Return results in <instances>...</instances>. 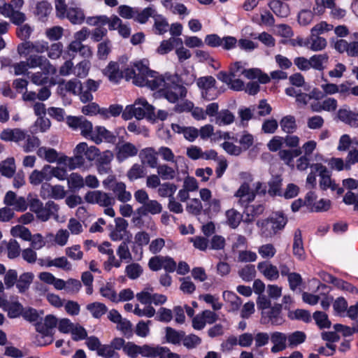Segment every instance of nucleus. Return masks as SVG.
Wrapping results in <instances>:
<instances>
[{"mask_svg": "<svg viewBox=\"0 0 358 358\" xmlns=\"http://www.w3.org/2000/svg\"><path fill=\"white\" fill-rule=\"evenodd\" d=\"M271 341L273 343L271 351L273 353H276L285 350L288 345L286 343L287 341V335L284 333L275 331L271 335Z\"/></svg>", "mask_w": 358, "mask_h": 358, "instance_id": "nucleus-13", "label": "nucleus"}, {"mask_svg": "<svg viewBox=\"0 0 358 358\" xmlns=\"http://www.w3.org/2000/svg\"><path fill=\"white\" fill-rule=\"evenodd\" d=\"M8 18L13 24L17 26L23 24L27 20V17L24 13L15 9L11 12Z\"/></svg>", "mask_w": 358, "mask_h": 358, "instance_id": "nucleus-64", "label": "nucleus"}, {"mask_svg": "<svg viewBox=\"0 0 358 358\" xmlns=\"http://www.w3.org/2000/svg\"><path fill=\"white\" fill-rule=\"evenodd\" d=\"M306 334L301 331H296L287 334V345L289 348H294L304 343L306 340Z\"/></svg>", "mask_w": 358, "mask_h": 358, "instance_id": "nucleus-22", "label": "nucleus"}, {"mask_svg": "<svg viewBox=\"0 0 358 358\" xmlns=\"http://www.w3.org/2000/svg\"><path fill=\"white\" fill-rule=\"evenodd\" d=\"M313 317L320 329L330 328L331 322L325 313L322 311H315L313 315Z\"/></svg>", "mask_w": 358, "mask_h": 358, "instance_id": "nucleus-32", "label": "nucleus"}, {"mask_svg": "<svg viewBox=\"0 0 358 358\" xmlns=\"http://www.w3.org/2000/svg\"><path fill=\"white\" fill-rule=\"evenodd\" d=\"M310 67L315 70L323 71L324 69V64L327 63L329 56L327 54L315 55L310 59Z\"/></svg>", "mask_w": 358, "mask_h": 358, "instance_id": "nucleus-27", "label": "nucleus"}, {"mask_svg": "<svg viewBox=\"0 0 358 358\" xmlns=\"http://www.w3.org/2000/svg\"><path fill=\"white\" fill-rule=\"evenodd\" d=\"M98 355L103 358H120L119 353L113 350L110 343L102 344L98 352Z\"/></svg>", "mask_w": 358, "mask_h": 358, "instance_id": "nucleus-48", "label": "nucleus"}, {"mask_svg": "<svg viewBox=\"0 0 358 358\" xmlns=\"http://www.w3.org/2000/svg\"><path fill=\"white\" fill-rule=\"evenodd\" d=\"M165 332L166 342L178 345L181 344L185 334L184 331H177L171 327H166Z\"/></svg>", "mask_w": 358, "mask_h": 358, "instance_id": "nucleus-21", "label": "nucleus"}, {"mask_svg": "<svg viewBox=\"0 0 358 358\" xmlns=\"http://www.w3.org/2000/svg\"><path fill=\"white\" fill-rule=\"evenodd\" d=\"M160 348L161 347L159 346L152 347L149 345L145 344L141 346L140 355L145 357H159L161 352Z\"/></svg>", "mask_w": 358, "mask_h": 358, "instance_id": "nucleus-41", "label": "nucleus"}, {"mask_svg": "<svg viewBox=\"0 0 358 358\" xmlns=\"http://www.w3.org/2000/svg\"><path fill=\"white\" fill-rule=\"evenodd\" d=\"M268 6L275 15L280 17H286L289 15V8L287 3L280 0H272Z\"/></svg>", "mask_w": 358, "mask_h": 358, "instance_id": "nucleus-19", "label": "nucleus"}, {"mask_svg": "<svg viewBox=\"0 0 358 358\" xmlns=\"http://www.w3.org/2000/svg\"><path fill=\"white\" fill-rule=\"evenodd\" d=\"M133 66L134 65L120 71L118 63L110 62L105 69V74L108 77L110 81L115 83H118L122 78H125L127 80H129L130 79H127L126 76V71Z\"/></svg>", "mask_w": 358, "mask_h": 358, "instance_id": "nucleus-9", "label": "nucleus"}, {"mask_svg": "<svg viewBox=\"0 0 358 358\" xmlns=\"http://www.w3.org/2000/svg\"><path fill=\"white\" fill-rule=\"evenodd\" d=\"M173 319V312L171 310L162 307L160 308L155 317V320L162 322H169Z\"/></svg>", "mask_w": 358, "mask_h": 358, "instance_id": "nucleus-55", "label": "nucleus"}, {"mask_svg": "<svg viewBox=\"0 0 358 358\" xmlns=\"http://www.w3.org/2000/svg\"><path fill=\"white\" fill-rule=\"evenodd\" d=\"M280 125L282 130L289 134L294 133L297 129L296 119L293 115L283 117L280 121Z\"/></svg>", "mask_w": 358, "mask_h": 358, "instance_id": "nucleus-26", "label": "nucleus"}, {"mask_svg": "<svg viewBox=\"0 0 358 358\" xmlns=\"http://www.w3.org/2000/svg\"><path fill=\"white\" fill-rule=\"evenodd\" d=\"M271 106L265 99L260 100L259 104L256 106V113L257 117H264L268 115L271 113Z\"/></svg>", "mask_w": 358, "mask_h": 358, "instance_id": "nucleus-59", "label": "nucleus"}, {"mask_svg": "<svg viewBox=\"0 0 358 358\" xmlns=\"http://www.w3.org/2000/svg\"><path fill=\"white\" fill-rule=\"evenodd\" d=\"M133 106L135 112V117L137 120L146 118L148 120L152 122L156 121L155 107L149 104L145 99H138Z\"/></svg>", "mask_w": 358, "mask_h": 358, "instance_id": "nucleus-5", "label": "nucleus"}, {"mask_svg": "<svg viewBox=\"0 0 358 358\" xmlns=\"http://www.w3.org/2000/svg\"><path fill=\"white\" fill-rule=\"evenodd\" d=\"M186 210L189 213L198 215L203 212V206L199 199H193L189 203H187Z\"/></svg>", "mask_w": 358, "mask_h": 358, "instance_id": "nucleus-51", "label": "nucleus"}, {"mask_svg": "<svg viewBox=\"0 0 358 358\" xmlns=\"http://www.w3.org/2000/svg\"><path fill=\"white\" fill-rule=\"evenodd\" d=\"M68 184L70 188L73 189H80L85 185L83 177L76 173H73L70 175L68 179Z\"/></svg>", "mask_w": 358, "mask_h": 358, "instance_id": "nucleus-53", "label": "nucleus"}, {"mask_svg": "<svg viewBox=\"0 0 358 358\" xmlns=\"http://www.w3.org/2000/svg\"><path fill=\"white\" fill-rule=\"evenodd\" d=\"M157 174L164 180H169L175 178L178 171V167L173 169L167 164H159L157 166Z\"/></svg>", "mask_w": 358, "mask_h": 358, "instance_id": "nucleus-24", "label": "nucleus"}, {"mask_svg": "<svg viewBox=\"0 0 358 358\" xmlns=\"http://www.w3.org/2000/svg\"><path fill=\"white\" fill-rule=\"evenodd\" d=\"M256 274L255 266L253 264H248L238 271V275L245 281H251Z\"/></svg>", "mask_w": 358, "mask_h": 358, "instance_id": "nucleus-43", "label": "nucleus"}, {"mask_svg": "<svg viewBox=\"0 0 358 358\" xmlns=\"http://www.w3.org/2000/svg\"><path fill=\"white\" fill-rule=\"evenodd\" d=\"M51 10V5L46 1L38 2L36 7V14L41 17L48 16L50 14Z\"/></svg>", "mask_w": 358, "mask_h": 358, "instance_id": "nucleus-60", "label": "nucleus"}, {"mask_svg": "<svg viewBox=\"0 0 358 358\" xmlns=\"http://www.w3.org/2000/svg\"><path fill=\"white\" fill-rule=\"evenodd\" d=\"M155 13V10L151 7L145 8L141 12L137 10V13H136V15L134 16V20L141 24H144L148 21L150 17L153 16Z\"/></svg>", "mask_w": 358, "mask_h": 358, "instance_id": "nucleus-45", "label": "nucleus"}, {"mask_svg": "<svg viewBox=\"0 0 358 358\" xmlns=\"http://www.w3.org/2000/svg\"><path fill=\"white\" fill-rule=\"evenodd\" d=\"M162 93L169 102L176 103L179 99L186 96L187 89L179 83V77L177 75H169L168 81Z\"/></svg>", "mask_w": 358, "mask_h": 358, "instance_id": "nucleus-2", "label": "nucleus"}, {"mask_svg": "<svg viewBox=\"0 0 358 358\" xmlns=\"http://www.w3.org/2000/svg\"><path fill=\"white\" fill-rule=\"evenodd\" d=\"M281 186H282V178L279 176H276L273 178L268 182V193L269 195L272 196H282L281 192Z\"/></svg>", "mask_w": 358, "mask_h": 358, "instance_id": "nucleus-33", "label": "nucleus"}, {"mask_svg": "<svg viewBox=\"0 0 358 358\" xmlns=\"http://www.w3.org/2000/svg\"><path fill=\"white\" fill-rule=\"evenodd\" d=\"M10 233L14 237H20L24 241L31 240V234L30 231L29 229L22 225H17L13 227L10 230Z\"/></svg>", "mask_w": 358, "mask_h": 358, "instance_id": "nucleus-39", "label": "nucleus"}, {"mask_svg": "<svg viewBox=\"0 0 358 358\" xmlns=\"http://www.w3.org/2000/svg\"><path fill=\"white\" fill-rule=\"evenodd\" d=\"M216 80L215 79L211 76H204L201 77L197 80L198 87L203 90H210V89L216 88L215 87Z\"/></svg>", "mask_w": 358, "mask_h": 358, "instance_id": "nucleus-40", "label": "nucleus"}, {"mask_svg": "<svg viewBox=\"0 0 358 358\" xmlns=\"http://www.w3.org/2000/svg\"><path fill=\"white\" fill-rule=\"evenodd\" d=\"M235 196L240 198L242 204L247 205L255 199V194L250 192V185L247 182L243 183L235 194Z\"/></svg>", "mask_w": 358, "mask_h": 358, "instance_id": "nucleus-20", "label": "nucleus"}, {"mask_svg": "<svg viewBox=\"0 0 358 358\" xmlns=\"http://www.w3.org/2000/svg\"><path fill=\"white\" fill-rule=\"evenodd\" d=\"M208 206L203 209V213L207 215L209 217L217 214L221 209L220 201L217 199H214L208 201Z\"/></svg>", "mask_w": 358, "mask_h": 358, "instance_id": "nucleus-47", "label": "nucleus"}, {"mask_svg": "<svg viewBox=\"0 0 358 358\" xmlns=\"http://www.w3.org/2000/svg\"><path fill=\"white\" fill-rule=\"evenodd\" d=\"M169 75L168 73L162 75L150 70L140 62L134 63L133 67L126 71L127 79H132L135 85L145 86L152 90H159L162 92L166 85Z\"/></svg>", "mask_w": 358, "mask_h": 358, "instance_id": "nucleus-1", "label": "nucleus"}, {"mask_svg": "<svg viewBox=\"0 0 358 358\" xmlns=\"http://www.w3.org/2000/svg\"><path fill=\"white\" fill-rule=\"evenodd\" d=\"M95 131L96 134L94 135H92V140H93L96 144L101 143L103 139L107 143L112 144L116 143V135L107 130L104 127H96Z\"/></svg>", "mask_w": 358, "mask_h": 358, "instance_id": "nucleus-11", "label": "nucleus"}, {"mask_svg": "<svg viewBox=\"0 0 358 358\" xmlns=\"http://www.w3.org/2000/svg\"><path fill=\"white\" fill-rule=\"evenodd\" d=\"M157 154L152 148L143 149L140 153L142 164H147L151 168H157L158 166Z\"/></svg>", "mask_w": 358, "mask_h": 358, "instance_id": "nucleus-17", "label": "nucleus"}, {"mask_svg": "<svg viewBox=\"0 0 358 358\" xmlns=\"http://www.w3.org/2000/svg\"><path fill=\"white\" fill-rule=\"evenodd\" d=\"M141 346L133 342H127L124 348V352L131 358H136L140 355Z\"/></svg>", "mask_w": 358, "mask_h": 358, "instance_id": "nucleus-58", "label": "nucleus"}, {"mask_svg": "<svg viewBox=\"0 0 358 358\" xmlns=\"http://www.w3.org/2000/svg\"><path fill=\"white\" fill-rule=\"evenodd\" d=\"M238 113L241 122L249 121L251 119L257 118V115H256L255 105L251 106L248 108H240Z\"/></svg>", "mask_w": 358, "mask_h": 358, "instance_id": "nucleus-37", "label": "nucleus"}, {"mask_svg": "<svg viewBox=\"0 0 358 358\" xmlns=\"http://www.w3.org/2000/svg\"><path fill=\"white\" fill-rule=\"evenodd\" d=\"M291 320H302L306 323L311 322V315L308 310L304 309H296L289 315Z\"/></svg>", "mask_w": 358, "mask_h": 358, "instance_id": "nucleus-44", "label": "nucleus"}, {"mask_svg": "<svg viewBox=\"0 0 358 358\" xmlns=\"http://www.w3.org/2000/svg\"><path fill=\"white\" fill-rule=\"evenodd\" d=\"M65 16L74 24H80L85 20L83 10L79 8H69Z\"/></svg>", "mask_w": 358, "mask_h": 358, "instance_id": "nucleus-25", "label": "nucleus"}, {"mask_svg": "<svg viewBox=\"0 0 358 358\" xmlns=\"http://www.w3.org/2000/svg\"><path fill=\"white\" fill-rule=\"evenodd\" d=\"M65 87L69 93L77 95L79 90H82V83L77 78L71 79L65 82Z\"/></svg>", "mask_w": 358, "mask_h": 358, "instance_id": "nucleus-57", "label": "nucleus"}, {"mask_svg": "<svg viewBox=\"0 0 358 358\" xmlns=\"http://www.w3.org/2000/svg\"><path fill=\"white\" fill-rule=\"evenodd\" d=\"M0 138L4 141L20 142L25 140L26 133L19 128L5 129L0 134Z\"/></svg>", "mask_w": 358, "mask_h": 358, "instance_id": "nucleus-12", "label": "nucleus"}, {"mask_svg": "<svg viewBox=\"0 0 358 358\" xmlns=\"http://www.w3.org/2000/svg\"><path fill=\"white\" fill-rule=\"evenodd\" d=\"M100 293L103 296L111 301L117 302V294L115 290L112 289V285L110 283H106L105 287H102L100 288Z\"/></svg>", "mask_w": 358, "mask_h": 358, "instance_id": "nucleus-63", "label": "nucleus"}, {"mask_svg": "<svg viewBox=\"0 0 358 358\" xmlns=\"http://www.w3.org/2000/svg\"><path fill=\"white\" fill-rule=\"evenodd\" d=\"M86 308L92 313L94 318H100L108 310L106 305L100 302L89 303L87 305Z\"/></svg>", "mask_w": 358, "mask_h": 358, "instance_id": "nucleus-30", "label": "nucleus"}, {"mask_svg": "<svg viewBox=\"0 0 358 358\" xmlns=\"http://www.w3.org/2000/svg\"><path fill=\"white\" fill-rule=\"evenodd\" d=\"M146 174L144 166L141 164H134L128 171L127 176L131 180H135L143 178Z\"/></svg>", "mask_w": 358, "mask_h": 358, "instance_id": "nucleus-31", "label": "nucleus"}, {"mask_svg": "<svg viewBox=\"0 0 358 358\" xmlns=\"http://www.w3.org/2000/svg\"><path fill=\"white\" fill-rule=\"evenodd\" d=\"M34 29L28 24H24L16 29L17 36L22 41H27L30 38Z\"/></svg>", "mask_w": 358, "mask_h": 358, "instance_id": "nucleus-49", "label": "nucleus"}, {"mask_svg": "<svg viewBox=\"0 0 358 358\" xmlns=\"http://www.w3.org/2000/svg\"><path fill=\"white\" fill-rule=\"evenodd\" d=\"M99 85V81L88 79L84 84L82 83V90H79L77 95L83 103L91 101L93 99L92 92L97 91Z\"/></svg>", "mask_w": 358, "mask_h": 358, "instance_id": "nucleus-8", "label": "nucleus"}, {"mask_svg": "<svg viewBox=\"0 0 358 358\" xmlns=\"http://www.w3.org/2000/svg\"><path fill=\"white\" fill-rule=\"evenodd\" d=\"M238 143L241 145L240 147L242 148V151H245L253 145L254 136L247 131H244L238 140Z\"/></svg>", "mask_w": 358, "mask_h": 358, "instance_id": "nucleus-50", "label": "nucleus"}, {"mask_svg": "<svg viewBox=\"0 0 358 358\" xmlns=\"http://www.w3.org/2000/svg\"><path fill=\"white\" fill-rule=\"evenodd\" d=\"M111 42L108 39L98 45L97 56L100 59H106L110 52Z\"/></svg>", "mask_w": 358, "mask_h": 358, "instance_id": "nucleus-52", "label": "nucleus"}, {"mask_svg": "<svg viewBox=\"0 0 358 358\" xmlns=\"http://www.w3.org/2000/svg\"><path fill=\"white\" fill-rule=\"evenodd\" d=\"M8 257L10 259L16 258L20 255V247L15 239H10L7 245Z\"/></svg>", "mask_w": 358, "mask_h": 358, "instance_id": "nucleus-56", "label": "nucleus"}, {"mask_svg": "<svg viewBox=\"0 0 358 358\" xmlns=\"http://www.w3.org/2000/svg\"><path fill=\"white\" fill-rule=\"evenodd\" d=\"M181 343L188 350H192L201 343V338L194 334L186 335L185 333Z\"/></svg>", "mask_w": 358, "mask_h": 358, "instance_id": "nucleus-34", "label": "nucleus"}, {"mask_svg": "<svg viewBox=\"0 0 358 358\" xmlns=\"http://www.w3.org/2000/svg\"><path fill=\"white\" fill-rule=\"evenodd\" d=\"M293 254L299 259H305V251L303 248L301 231L297 229L294 231L293 243Z\"/></svg>", "mask_w": 358, "mask_h": 358, "instance_id": "nucleus-18", "label": "nucleus"}, {"mask_svg": "<svg viewBox=\"0 0 358 358\" xmlns=\"http://www.w3.org/2000/svg\"><path fill=\"white\" fill-rule=\"evenodd\" d=\"M257 268L269 280H277L279 277L278 268L267 262H259Z\"/></svg>", "mask_w": 358, "mask_h": 358, "instance_id": "nucleus-16", "label": "nucleus"}, {"mask_svg": "<svg viewBox=\"0 0 358 358\" xmlns=\"http://www.w3.org/2000/svg\"><path fill=\"white\" fill-rule=\"evenodd\" d=\"M234 121V115L227 109L220 110L215 117V123L219 126L230 124Z\"/></svg>", "mask_w": 358, "mask_h": 358, "instance_id": "nucleus-29", "label": "nucleus"}, {"mask_svg": "<svg viewBox=\"0 0 358 358\" xmlns=\"http://www.w3.org/2000/svg\"><path fill=\"white\" fill-rule=\"evenodd\" d=\"M282 306L276 304L266 311H262L261 322L262 324L271 323L272 325H281L285 320L281 314Z\"/></svg>", "mask_w": 358, "mask_h": 358, "instance_id": "nucleus-6", "label": "nucleus"}, {"mask_svg": "<svg viewBox=\"0 0 358 358\" xmlns=\"http://www.w3.org/2000/svg\"><path fill=\"white\" fill-rule=\"evenodd\" d=\"M6 310L10 318H16L20 315L22 316L24 308L20 303L16 301L8 305Z\"/></svg>", "mask_w": 358, "mask_h": 358, "instance_id": "nucleus-42", "label": "nucleus"}, {"mask_svg": "<svg viewBox=\"0 0 358 358\" xmlns=\"http://www.w3.org/2000/svg\"><path fill=\"white\" fill-rule=\"evenodd\" d=\"M125 273L130 279L138 278L143 273V268L140 264L132 263L126 266Z\"/></svg>", "mask_w": 358, "mask_h": 358, "instance_id": "nucleus-46", "label": "nucleus"}, {"mask_svg": "<svg viewBox=\"0 0 358 358\" xmlns=\"http://www.w3.org/2000/svg\"><path fill=\"white\" fill-rule=\"evenodd\" d=\"M58 323L57 318L53 315H48L45 317L43 322L41 319L40 322L35 324L36 331L40 333L41 338L43 339L45 337H49L48 341H41L38 339V345L44 346L49 345L53 342L54 329L57 327Z\"/></svg>", "mask_w": 358, "mask_h": 358, "instance_id": "nucleus-3", "label": "nucleus"}, {"mask_svg": "<svg viewBox=\"0 0 358 358\" xmlns=\"http://www.w3.org/2000/svg\"><path fill=\"white\" fill-rule=\"evenodd\" d=\"M59 205L52 201H48L45 206H43L39 211L37 212L36 216L38 219L42 222L48 221L51 216L57 217V212L59 210Z\"/></svg>", "mask_w": 358, "mask_h": 358, "instance_id": "nucleus-10", "label": "nucleus"}, {"mask_svg": "<svg viewBox=\"0 0 358 358\" xmlns=\"http://www.w3.org/2000/svg\"><path fill=\"white\" fill-rule=\"evenodd\" d=\"M310 40L311 44L309 48L313 51L322 50L327 46V41L322 37L312 35Z\"/></svg>", "mask_w": 358, "mask_h": 358, "instance_id": "nucleus-54", "label": "nucleus"}, {"mask_svg": "<svg viewBox=\"0 0 358 358\" xmlns=\"http://www.w3.org/2000/svg\"><path fill=\"white\" fill-rule=\"evenodd\" d=\"M15 171V160L13 157L8 158L0 164V173L8 178H11Z\"/></svg>", "mask_w": 358, "mask_h": 358, "instance_id": "nucleus-28", "label": "nucleus"}, {"mask_svg": "<svg viewBox=\"0 0 358 358\" xmlns=\"http://www.w3.org/2000/svg\"><path fill=\"white\" fill-rule=\"evenodd\" d=\"M162 211V206L157 200H148L144 205L138 208L136 214L152 215L159 214Z\"/></svg>", "mask_w": 358, "mask_h": 358, "instance_id": "nucleus-14", "label": "nucleus"}, {"mask_svg": "<svg viewBox=\"0 0 358 358\" xmlns=\"http://www.w3.org/2000/svg\"><path fill=\"white\" fill-rule=\"evenodd\" d=\"M337 116L341 121L350 127H358V113L347 108H340L338 110Z\"/></svg>", "mask_w": 358, "mask_h": 358, "instance_id": "nucleus-15", "label": "nucleus"}, {"mask_svg": "<svg viewBox=\"0 0 358 358\" xmlns=\"http://www.w3.org/2000/svg\"><path fill=\"white\" fill-rule=\"evenodd\" d=\"M34 277V274L31 272L24 273L20 275L16 282V287L20 293H24L29 289Z\"/></svg>", "mask_w": 358, "mask_h": 358, "instance_id": "nucleus-23", "label": "nucleus"}, {"mask_svg": "<svg viewBox=\"0 0 358 358\" xmlns=\"http://www.w3.org/2000/svg\"><path fill=\"white\" fill-rule=\"evenodd\" d=\"M177 189V186L175 184L164 182L159 186L158 189V194L162 197H169V200L173 198V194Z\"/></svg>", "mask_w": 358, "mask_h": 358, "instance_id": "nucleus-36", "label": "nucleus"}, {"mask_svg": "<svg viewBox=\"0 0 358 358\" xmlns=\"http://www.w3.org/2000/svg\"><path fill=\"white\" fill-rule=\"evenodd\" d=\"M117 253L121 260H126L127 262H129L132 259L131 252H129L126 241L121 243L117 248Z\"/></svg>", "mask_w": 358, "mask_h": 358, "instance_id": "nucleus-61", "label": "nucleus"}, {"mask_svg": "<svg viewBox=\"0 0 358 358\" xmlns=\"http://www.w3.org/2000/svg\"><path fill=\"white\" fill-rule=\"evenodd\" d=\"M282 136H273L267 144L268 149L271 152H279L284 144Z\"/></svg>", "mask_w": 358, "mask_h": 358, "instance_id": "nucleus-62", "label": "nucleus"}, {"mask_svg": "<svg viewBox=\"0 0 358 358\" xmlns=\"http://www.w3.org/2000/svg\"><path fill=\"white\" fill-rule=\"evenodd\" d=\"M115 157L119 162L136 156L138 151V148L133 143L124 141L118 143L115 146Z\"/></svg>", "mask_w": 358, "mask_h": 358, "instance_id": "nucleus-7", "label": "nucleus"}, {"mask_svg": "<svg viewBox=\"0 0 358 358\" xmlns=\"http://www.w3.org/2000/svg\"><path fill=\"white\" fill-rule=\"evenodd\" d=\"M287 222L285 215L280 211L275 212L262 222V227L268 231L266 236L275 234L279 230H282Z\"/></svg>", "mask_w": 358, "mask_h": 358, "instance_id": "nucleus-4", "label": "nucleus"}, {"mask_svg": "<svg viewBox=\"0 0 358 358\" xmlns=\"http://www.w3.org/2000/svg\"><path fill=\"white\" fill-rule=\"evenodd\" d=\"M227 223L232 229H236L242 220V215L234 209L228 210L226 212Z\"/></svg>", "mask_w": 358, "mask_h": 358, "instance_id": "nucleus-35", "label": "nucleus"}, {"mask_svg": "<svg viewBox=\"0 0 358 358\" xmlns=\"http://www.w3.org/2000/svg\"><path fill=\"white\" fill-rule=\"evenodd\" d=\"M26 142L22 146L24 152H31L35 150L41 145L40 139L34 136L26 134Z\"/></svg>", "mask_w": 358, "mask_h": 358, "instance_id": "nucleus-38", "label": "nucleus"}]
</instances>
